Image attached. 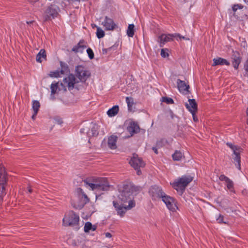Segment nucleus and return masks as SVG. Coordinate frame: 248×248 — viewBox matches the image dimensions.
<instances>
[{"label": "nucleus", "mask_w": 248, "mask_h": 248, "mask_svg": "<svg viewBox=\"0 0 248 248\" xmlns=\"http://www.w3.org/2000/svg\"><path fill=\"white\" fill-rule=\"evenodd\" d=\"M189 103H186L185 106L190 112L197 111V104L194 99H189Z\"/></svg>", "instance_id": "19"}, {"label": "nucleus", "mask_w": 248, "mask_h": 248, "mask_svg": "<svg viewBox=\"0 0 248 248\" xmlns=\"http://www.w3.org/2000/svg\"><path fill=\"white\" fill-rule=\"evenodd\" d=\"M226 144L232 150L233 153H236L237 151L242 150L240 147L233 145L231 143L227 142Z\"/></svg>", "instance_id": "33"}, {"label": "nucleus", "mask_w": 248, "mask_h": 248, "mask_svg": "<svg viewBox=\"0 0 248 248\" xmlns=\"http://www.w3.org/2000/svg\"><path fill=\"white\" fill-rule=\"evenodd\" d=\"M119 111V107L117 105L114 106L112 108L109 109L107 111V114L109 117L115 116Z\"/></svg>", "instance_id": "26"}, {"label": "nucleus", "mask_w": 248, "mask_h": 248, "mask_svg": "<svg viewBox=\"0 0 248 248\" xmlns=\"http://www.w3.org/2000/svg\"><path fill=\"white\" fill-rule=\"evenodd\" d=\"M8 178L5 168L0 164V205L2 204L3 197L6 195L5 186Z\"/></svg>", "instance_id": "6"}, {"label": "nucleus", "mask_w": 248, "mask_h": 248, "mask_svg": "<svg viewBox=\"0 0 248 248\" xmlns=\"http://www.w3.org/2000/svg\"><path fill=\"white\" fill-rule=\"evenodd\" d=\"M127 131L131 136L140 132V126L137 122H132L129 124L127 128Z\"/></svg>", "instance_id": "16"}, {"label": "nucleus", "mask_w": 248, "mask_h": 248, "mask_svg": "<svg viewBox=\"0 0 248 248\" xmlns=\"http://www.w3.org/2000/svg\"><path fill=\"white\" fill-rule=\"evenodd\" d=\"M232 66L234 69H237L241 61V58L239 56V54L238 53H237L236 54L234 53L232 56Z\"/></svg>", "instance_id": "23"}, {"label": "nucleus", "mask_w": 248, "mask_h": 248, "mask_svg": "<svg viewBox=\"0 0 248 248\" xmlns=\"http://www.w3.org/2000/svg\"><path fill=\"white\" fill-rule=\"evenodd\" d=\"M38 0H29V1L30 2H31V3H32V2H36V1H38Z\"/></svg>", "instance_id": "49"}, {"label": "nucleus", "mask_w": 248, "mask_h": 248, "mask_svg": "<svg viewBox=\"0 0 248 248\" xmlns=\"http://www.w3.org/2000/svg\"><path fill=\"white\" fill-rule=\"evenodd\" d=\"M193 178L190 175H183L174 181L172 187L182 194L187 185L192 181Z\"/></svg>", "instance_id": "5"}, {"label": "nucleus", "mask_w": 248, "mask_h": 248, "mask_svg": "<svg viewBox=\"0 0 248 248\" xmlns=\"http://www.w3.org/2000/svg\"><path fill=\"white\" fill-rule=\"evenodd\" d=\"M28 191L30 193L32 192V189L30 187H28Z\"/></svg>", "instance_id": "50"}, {"label": "nucleus", "mask_w": 248, "mask_h": 248, "mask_svg": "<svg viewBox=\"0 0 248 248\" xmlns=\"http://www.w3.org/2000/svg\"><path fill=\"white\" fill-rule=\"evenodd\" d=\"M87 136L90 138L92 137L98 135V127L96 125H93L88 131H86Z\"/></svg>", "instance_id": "24"}, {"label": "nucleus", "mask_w": 248, "mask_h": 248, "mask_svg": "<svg viewBox=\"0 0 248 248\" xmlns=\"http://www.w3.org/2000/svg\"><path fill=\"white\" fill-rule=\"evenodd\" d=\"M87 53L90 59L92 60L94 58V53L91 48L87 49Z\"/></svg>", "instance_id": "37"}, {"label": "nucleus", "mask_w": 248, "mask_h": 248, "mask_svg": "<svg viewBox=\"0 0 248 248\" xmlns=\"http://www.w3.org/2000/svg\"><path fill=\"white\" fill-rule=\"evenodd\" d=\"M219 179L221 181L226 182V185L228 190L231 192H234L233 183L232 180L224 174H221L219 177Z\"/></svg>", "instance_id": "15"}, {"label": "nucleus", "mask_w": 248, "mask_h": 248, "mask_svg": "<svg viewBox=\"0 0 248 248\" xmlns=\"http://www.w3.org/2000/svg\"><path fill=\"white\" fill-rule=\"evenodd\" d=\"M213 63L212 64L213 66H216L217 65H230V63L229 61H228L226 59L218 57L217 58H215L213 60Z\"/></svg>", "instance_id": "20"}, {"label": "nucleus", "mask_w": 248, "mask_h": 248, "mask_svg": "<svg viewBox=\"0 0 248 248\" xmlns=\"http://www.w3.org/2000/svg\"><path fill=\"white\" fill-rule=\"evenodd\" d=\"M77 190L78 193V196L81 200V205H79V207L80 208H82L90 202V199L81 188H78Z\"/></svg>", "instance_id": "14"}, {"label": "nucleus", "mask_w": 248, "mask_h": 248, "mask_svg": "<svg viewBox=\"0 0 248 248\" xmlns=\"http://www.w3.org/2000/svg\"><path fill=\"white\" fill-rule=\"evenodd\" d=\"M241 152V150L237 151L236 152V153H233V154L234 155V156L233 157V162L235 163L236 167L239 170H240L241 169V165H240V162H241V157H240V152Z\"/></svg>", "instance_id": "22"}, {"label": "nucleus", "mask_w": 248, "mask_h": 248, "mask_svg": "<svg viewBox=\"0 0 248 248\" xmlns=\"http://www.w3.org/2000/svg\"><path fill=\"white\" fill-rule=\"evenodd\" d=\"M115 49V47L114 46H112L108 48H103L102 50V53L103 55L107 54L108 52H109L112 50H114Z\"/></svg>", "instance_id": "38"}, {"label": "nucleus", "mask_w": 248, "mask_h": 248, "mask_svg": "<svg viewBox=\"0 0 248 248\" xmlns=\"http://www.w3.org/2000/svg\"><path fill=\"white\" fill-rule=\"evenodd\" d=\"M161 56L163 58H166L169 56V54L168 53L167 49H162L161 50Z\"/></svg>", "instance_id": "40"}, {"label": "nucleus", "mask_w": 248, "mask_h": 248, "mask_svg": "<svg viewBox=\"0 0 248 248\" xmlns=\"http://www.w3.org/2000/svg\"><path fill=\"white\" fill-rule=\"evenodd\" d=\"M117 137L114 135H111L108 138V145L111 149H115L117 148L116 141Z\"/></svg>", "instance_id": "21"}, {"label": "nucleus", "mask_w": 248, "mask_h": 248, "mask_svg": "<svg viewBox=\"0 0 248 248\" xmlns=\"http://www.w3.org/2000/svg\"><path fill=\"white\" fill-rule=\"evenodd\" d=\"M62 123V120H60L58 121V123L59 124H61Z\"/></svg>", "instance_id": "52"}, {"label": "nucleus", "mask_w": 248, "mask_h": 248, "mask_svg": "<svg viewBox=\"0 0 248 248\" xmlns=\"http://www.w3.org/2000/svg\"><path fill=\"white\" fill-rule=\"evenodd\" d=\"M102 24L105 27V30L107 31L113 30L116 26L113 20L107 16L105 17L104 21Z\"/></svg>", "instance_id": "13"}, {"label": "nucleus", "mask_w": 248, "mask_h": 248, "mask_svg": "<svg viewBox=\"0 0 248 248\" xmlns=\"http://www.w3.org/2000/svg\"><path fill=\"white\" fill-rule=\"evenodd\" d=\"M170 114L171 118L172 119H173L174 117L175 116V115L173 114V113L172 112V111L171 110L170 111Z\"/></svg>", "instance_id": "47"}, {"label": "nucleus", "mask_w": 248, "mask_h": 248, "mask_svg": "<svg viewBox=\"0 0 248 248\" xmlns=\"http://www.w3.org/2000/svg\"><path fill=\"white\" fill-rule=\"evenodd\" d=\"M149 193L154 201L161 199L170 211L175 212L178 209L174 199L167 195L161 187L156 185L152 186L150 189Z\"/></svg>", "instance_id": "1"}, {"label": "nucleus", "mask_w": 248, "mask_h": 248, "mask_svg": "<svg viewBox=\"0 0 248 248\" xmlns=\"http://www.w3.org/2000/svg\"><path fill=\"white\" fill-rule=\"evenodd\" d=\"M243 8V6L241 4H234L232 6V9L234 12H235L237 10V9H242Z\"/></svg>", "instance_id": "39"}, {"label": "nucleus", "mask_w": 248, "mask_h": 248, "mask_svg": "<svg viewBox=\"0 0 248 248\" xmlns=\"http://www.w3.org/2000/svg\"><path fill=\"white\" fill-rule=\"evenodd\" d=\"M129 164L137 170V175H140L141 174L140 168L144 167L145 163L140 158L138 157L137 155H133L132 158L129 161Z\"/></svg>", "instance_id": "11"}, {"label": "nucleus", "mask_w": 248, "mask_h": 248, "mask_svg": "<svg viewBox=\"0 0 248 248\" xmlns=\"http://www.w3.org/2000/svg\"><path fill=\"white\" fill-rule=\"evenodd\" d=\"M85 44L86 43L83 40H80L78 43L72 48V51H74L75 53H82L83 50L87 47V46Z\"/></svg>", "instance_id": "18"}, {"label": "nucleus", "mask_w": 248, "mask_h": 248, "mask_svg": "<svg viewBox=\"0 0 248 248\" xmlns=\"http://www.w3.org/2000/svg\"><path fill=\"white\" fill-rule=\"evenodd\" d=\"M190 112L192 115L193 121L195 122H198L199 120H198V119L197 116L196 115V113L197 112V111H194V112L192 111Z\"/></svg>", "instance_id": "42"}, {"label": "nucleus", "mask_w": 248, "mask_h": 248, "mask_svg": "<svg viewBox=\"0 0 248 248\" xmlns=\"http://www.w3.org/2000/svg\"><path fill=\"white\" fill-rule=\"evenodd\" d=\"M46 55L45 49H41L36 56V60L37 62H41L42 59H46Z\"/></svg>", "instance_id": "25"}, {"label": "nucleus", "mask_w": 248, "mask_h": 248, "mask_svg": "<svg viewBox=\"0 0 248 248\" xmlns=\"http://www.w3.org/2000/svg\"><path fill=\"white\" fill-rule=\"evenodd\" d=\"M75 75L82 83L86 82L90 77L91 73L87 68L82 65H79L76 67Z\"/></svg>", "instance_id": "8"}, {"label": "nucleus", "mask_w": 248, "mask_h": 248, "mask_svg": "<svg viewBox=\"0 0 248 248\" xmlns=\"http://www.w3.org/2000/svg\"><path fill=\"white\" fill-rule=\"evenodd\" d=\"M94 183H92L88 179L84 180V183L87 186L91 188L92 190L96 192L103 193V192L108 191L109 189L110 186L106 178H98L93 179Z\"/></svg>", "instance_id": "3"}, {"label": "nucleus", "mask_w": 248, "mask_h": 248, "mask_svg": "<svg viewBox=\"0 0 248 248\" xmlns=\"http://www.w3.org/2000/svg\"><path fill=\"white\" fill-rule=\"evenodd\" d=\"M125 100L127 104L128 109H130L134 104L133 99L131 97H126Z\"/></svg>", "instance_id": "35"}, {"label": "nucleus", "mask_w": 248, "mask_h": 248, "mask_svg": "<svg viewBox=\"0 0 248 248\" xmlns=\"http://www.w3.org/2000/svg\"><path fill=\"white\" fill-rule=\"evenodd\" d=\"M40 107V104L38 101L34 100L32 102V109L33 111L35 112V114H37L39 108Z\"/></svg>", "instance_id": "31"}, {"label": "nucleus", "mask_w": 248, "mask_h": 248, "mask_svg": "<svg viewBox=\"0 0 248 248\" xmlns=\"http://www.w3.org/2000/svg\"><path fill=\"white\" fill-rule=\"evenodd\" d=\"M96 227L93 226L90 222H87L84 227V231L86 232H89L90 231H94L96 230Z\"/></svg>", "instance_id": "27"}, {"label": "nucleus", "mask_w": 248, "mask_h": 248, "mask_svg": "<svg viewBox=\"0 0 248 248\" xmlns=\"http://www.w3.org/2000/svg\"><path fill=\"white\" fill-rule=\"evenodd\" d=\"M177 84L178 88L181 93H186L188 92L189 86L186 84L185 81L178 79L177 80Z\"/></svg>", "instance_id": "17"}, {"label": "nucleus", "mask_w": 248, "mask_h": 248, "mask_svg": "<svg viewBox=\"0 0 248 248\" xmlns=\"http://www.w3.org/2000/svg\"><path fill=\"white\" fill-rule=\"evenodd\" d=\"M152 150L154 151V152H155V153L156 154H158V151H157V149L156 147H153L152 148Z\"/></svg>", "instance_id": "46"}, {"label": "nucleus", "mask_w": 248, "mask_h": 248, "mask_svg": "<svg viewBox=\"0 0 248 248\" xmlns=\"http://www.w3.org/2000/svg\"><path fill=\"white\" fill-rule=\"evenodd\" d=\"M163 101L167 104H173L174 103L173 100L172 98L167 97H163Z\"/></svg>", "instance_id": "41"}, {"label": "nucleus", "mask_w": 248, "mask_h": 248, "mask_svg": "<svg viewBox=\"0 0 248 248\" xmlns=\"http://www.w3.org/2000/svg\"><path fill=\"white\" fill-rule=\"evenodd\" d=\"M179 37V38L185 39V37L182 36L180 34H168V35L162 34L158 37V42L160 43V46L163 47V45L168 42L172 41L173 38Z\"/></svg>", "instance_id": "12"}, {"label": "nucleus", "mask_w": 248, "mask_h": 248, "mask_svg": "<svg viewBox=\"0 0 248 248\" xmlns=\"http://www.w3.org/2000/svg\"><path fill=\"white\" fill-rule=\"evenodd\" d=\"M62 75L61 74V72L59 70H56L55 71H51L49 74V76L50 77H54V78H58L60 77V75Z\"/></svg>", "instance_id": "36"}, {"label": "nucleus", "mask_w": 248, "mask_h": 248, "mask_svg": "<svg viewBox=\"0 0 248 248\" xmlns=\"http://www.w3.org/2000/svg\"><path fill=\"white\" fill-rule=\"evenodd\" d=\"M105 235L106 237H108V238H110L112 236L111 233L108 232H106L105 233Z\"/></svg>", "instance_id": "44"}, {"label": "nucleus", "mask_w": 248, "mask_h": 248, "mask_svg": "<svg viewBox=\"0 0 248 248\" xmlns=\"http://www.w3.org/2000/svg\"><path fill=\"white\" fill-rule=\"evenodd\" d=\"M33 22H34V21H27V23L28 24H32Z\"/></svg>", "instance_id": "51"}, {"label": "nucleus", "mask_w": 248, "mask_h": 248, "mask_svg": "<svg viewBox=\"0 0 248 248\" xmlns=\"http://www.w3.org/2000/svg\"><path fill=\"white\" fill-rule=\"evenodd\" d=\"M134 25L133 24H129L128 25L127 30V34L128 36L130 37H133L134 35L135 30H134Z\"/></svg>", "instance_id": "29"}, {"label": "nucleus", "mask_w": 248, "mask_h": 248, "mask_svg": "<svg viewBox=\"0 0 248 248\" xmlns=\"http://www.w3.org/2000/svg\"><path fill=\"white\" fill-rule=\"evenodd\" d=\"M165 141L164 140H162L161 141H157V143H156V146L158 147H160L162 146L161 142H162V146H163Z\"/></svg>", "instance_id": "43"}, {"label": "nucleus", "mask_w": 248, "mask_h": 248, "mask_svg": "<svg viewBox=\"0 0 248 248\" xmlns=\"http://www.w3.org/2000/svg\"><path fill=\"white\" fill-rule=\"evenodd\" d=\"M139 188L135 186L128 185H125L123 187V189L119 191V194L118 195V201L119 202L126 204L128 202V204L131 202H135L133 201L132 192L133 190H138Z\"/></svg>", "instance_id": "4"}, {"label": "nucleus", "mask_w": 248, "mask_h": 248, "mask_svg": "<svg viewBox=\"0 0 248 248\" xmlns=\"http://www.w3.org/2000/svg\"><path fill=\"white\" fill-rule=\"evenodd\" d=\"M36 115H37V114H35V112H34V113L33 114V115L32 116V119L34 120L35 119Z\"/></svg>", "instance_id": "48"}, {"label": "nucleus", "mask_w": 248, "mask_h": 248, "mask_svg": "<svg viewBox=\"0 0 248 248\" xmlns=\"http://www.w3.org/2000/svg\"><path fill=\"white\" fill-rule=\"evenodd\" d=\"M216 220L217 223L219 224H227L228 222L227 220H224V217L221 214H219L218 216L216 217Z\"/></svg>", "instance_id": "34"}, {"label": "nucleus", "mask_w": 248, "mask_h": 248, "mask_svg": "<svg viewBox=\"0 0 248 248\" xmlns=\"http://www.w3.org/2000/svg\"><path fill=\"white\" fill-rule=\"evenodd\" d=\"M113 205L117 212V214L121 217H123L127 210L135 206V202H131L129 204L126 205L118 201H114Z\"/></svg>", "instance_id": "7"}, {"label": "nucleus", "mask_w": 248, "mask_h": 248, "mask_svg": "<svg viewBox=\"0 0 248 248\" xmlns=\"http://www.w3.org/2000/svg\"><path fill=\"white\" fill-rule=\"evenodd\" d=\"M247 115L248 116V121H247V124H248V109L247 110Z\"/></svg>", "instance_id": "54"}, {"label": "nucleus", "mask_w": 248, "mask_h": 248, "mask_svg": "<svg viewBox=\"0 0 248 248\" xmlns=\"http://www.w3.org/2000/svg\"><path fill=\"white\" fill-rule=\"evenodd\" d=\"M88 131L86 129L83 128H81L80 129V133H86V131Z\"/></svg>", "instance_id": "45"}, {"label": "nucleus", "mask_w": 248, "mask_h": 248, "mask_svg": "<svg viewBox=\"0 0 248 248\" xmlns=\"http://www.w3.org/2000/svg\"><path fill=\"white\" fill-rule=\"evenodd\" d=\"M97 31L96 36L98 38L100 39L105 36V32L104 31L99 27H96Z\"/></svg>", "instance_id": "32"}, {"label": "nucleus", "mask_w": 248, "mask_h": 248, "mask_svg": "<svg viewBox=\"0 0 248 248\" xmlns=\"http://www.w3.org/2000/svg\"><path fill=\"white\" fill-rule=\"evenodd\" d=\"M243 0L247 5H248V0Z\"/></svg>", "instance_id": "53"}, {"label": "nucleus", "mask_w": 248, "mask_h": 248, "mask_svg": "<svg viewBox=\"0 0 248 248\" xmlns=\"http://www.w3.org/2000/svg\"><path fill=\"white\" fill-rule=\"evenodd\" d=\"M60 12L59 7L55 4H51L46 10L43 16L44 22L52 20L57 17Z\"/></svg>", "instance_id": "9"}, {"label": "nucleus", "mask_w": 248, "mask_h": 248, "mask_svg": "<svg viewBox=\"0 0 248 248\" xmlns=\"http://www.w3.org/2000/svg\"><path fill=\"white\" fill-rule=\"evenodd\" d=\"M79 81L76 79L74 75L70 74L63 79L60 86L59 85V82H53L51 84L50 86L51 95H54L57 93L58 90L59 91L63 90L65 92L67 90L66 88L69 91H71L74 88L79 90L82 87V86L79 85Z\"/></svg>", "instance_id": "2"}, {"label": "nucleus", "mask_w": 248, "mask_h": 248, "mask_svg": "<svg viewBox=\"0 0 248 248\" xmlns=\"http://www.w3.org/2000/svg\"><path fill=\"white\" fill-rule=\"evenodd\" d=\"M79 217L74 211H69L62 219L63 225L65 226H73L78 224Z\"/></svg>", "instance_id": "10"}, {"label": "nucleus", "mask_w": 248, "mask_h": 248, "mask_svg": "<svg viewBox=\"0 0 248 248\" xmlns=\"http://www.w3.org/2000/svg\"><path fill=\"white\" fill-rule=\"evenodd\" d=\"M60 66H61V74L62 75H63L66 73L69 72V67L68 65L62 62H60Z\"/></svg>", "instance_id": "28"}, {"label": "nucleus", "mask_w": 248, "mask_h": 248, "mask_svg": "<svg viewBox=\"0 0 248 248\" xmlns=\"http://www.w3.org/2000/svg\"><path fill=\"white\" fill-rule=\"evenodd\" d=\"M172 158L175 161H179L183 157L182 153L179 151H176L172 155Z\"/></svg>", "instance_id": "30"}]
</instances>
